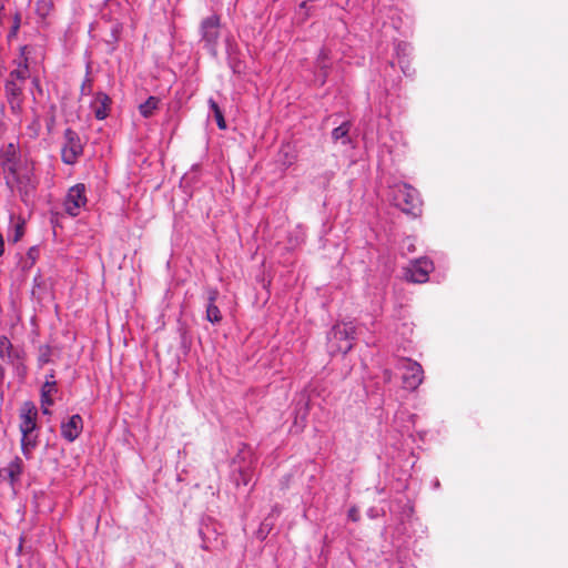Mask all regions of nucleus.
<instances>
[{
	"label": "nucleus",
	"mask_w": 568,
	"mask_h": 568,
	"mask_svg": "<svg viewBox=\"0 0 568 568\" xmlns=\"http://www.w3.org/2000/svg\"><path fill=\"white\" fill-rule=\"evenodd\" d=\"M12 153H13V149H12V148H10V144H9V145H8V150L6 151V154H4V159H3V160H6V159H7L8 154H10V155H11Z\"/></svg>",
	"instance_id": "38"
},
{
	"label": "nucleus",
	"mask_w": 568,
	"mask_h": 568,
	"mask_svg": "<svg viewBox=\"0 0 568 568\" xmlns=\"http://www.w3.org/2000/svg\"><path fill=\"white\" fill-rule=\"evenodd\" d=\"M397 368L403 372V386L405 389L415 390L424 379V371L419 363L409 358H400Z\"/></svg>",
	"instance_id": "6"
},
{
	"label": "nucleus",
	"mask_w": 568,
	"mask_h": 568,
	"mask_svg": "<svg viewBox=\"0 0 568 568\" xmlns=\"http://www.w3.org/2000/svg\"><path fill=\"white\" fill-rule=\"evenodd\" d=\"M351 122L344 121L338 126L334 128L332 131V140L337 143L341 142L343 145H348L352 143L349 131H351Z\"/></svg>",
	"instance_id": "17"
},
{
	"label": "nucleus",
	"mask_w": 568,
	"mask_h": 568,
	"mask_svg": "<svg viewBox=\"0 0 568 568\" xmlns=\"http://www.w3.org/2000/svg\"><path fill=\"white\" fill-rule=\"evenodd\" d=\"M205 318L212 324H217L222 321V314L215 303L206 304Z\"/></svg>",
	"instance_id": "26"
},
{
	"label": "nucleus",
	"mask_w": 568,
	"mask_h": 568,
	"mask_svg": "<svg viewBox=\"0 0 568 568\" xmlns=\"http://www.w3.org/2000/svg\"><path fill=\"white\" fill-rule=\"evenodd\" d=\"M121 29H122V27H121L120 23H115V24L112 26L111 33H112V38H113L114 41L119 40V34L121 32Z\"/></svg>",
	"instance_id": "32"
},
{
	"label": "nucleus",
	"mask_w": 568,
	"mask_h": 568,
	"mask_svg": "<svg viewBox=\"0 0 568 568\" xmlns=\"http://www.w3.org/2000/svg\"><path fill=\"white\" fill-rule=\"evenodd\" d=\"M39 434L37 432L21 434V452L26 459H32L33 450L38 446Z\"/></svg>",
	"instance_id": "16"
},
{
	"label": "nucleus",
	"mask_w": 568,
	"mask_h": 568,
	"mask_svg": "<svg viewBox=\"0 0 568 568\" xmlns=\"http://www.w3.org/2000/svg\"><path fill=\"white\" fill-rule=\"evenodd\" d=\"M34 10L37 16L44 20L47 17L50 16L51 11L53 10V2L52 0H37L34 4Z\"/></svg>",
	"instance_id": "23"
},
{
	"label": "nucleus",
	"mask_w": 568,
	"mask_h": 568,
	"mask_svg": "<svg viewBox=\"0 0 568 568\" xmlns=\"http://www.w3.org/2000/svg\"><path fill=\"white\" fill-rule=\"evenodd\" d=\"M61 436L69 443H73L82 433L83 419L81 415L74 414L67 420H63L60 426Z\"/></svg>",
	"instance_id": "12"
},
{
	"label": "nucleus",
	"mask_w": 568,
	"mask_h": 568,
	"mask_svg": "<svg viewBox=\"0 0 568 568\" xmlns=\"http://www.w3.org/2000/svg\"><path fill=\"white\" fill-rule=\"evenodd\" d=\"M390 377H392V373H390V371L386 369V371L384 372V378L388 382V381H390Z\"/></svg>",
	"instance_id": "37"
},
{
	"label": "nucleus",
	"mask_w": 568,
	"mask_h": 568,
	"mask_svg": "<svg viewBox=\"0 0 568 568\" xmlns=\"http://www.w3.org/2000/svg\"><path fill=\"white\" fill-rule=\"evenodd\" d=\"M379 510L376 508V507H371L368 510H367V516L371 518V519H375L379 516Z\"/></svg>",
	"instance_id": "33"
},
{
	"label": "nucleus",
	"mask_w": 568,
	"mask_h": 568,
	"mask_svg": "<svg viewBox=\"0 0 568 568\" xmlns=\"http://www.w3.org/2000/svg\"><path fill=\"white\" fill-rule=\"evenodd\" d=\"M347 517L349 520L356 523L359 520V510L356 506H353L347 511Z\"/></svg>",
	"instance_id": "31"
},
{
	"label": "nucleus",
	"mask_w": 568,
	"mask_h": 568,
	"mask_svg": "<svg viewBox=\"0 0 568 568\" xmlns=\"http://www.w3.org/2000/svg\"><path fill=\"white\" fill-rule=\"evenodd\" d=\"M433 268V262L427 257H422L412 263L410 267L407 270L406 276L414 283H425Z\"/></svg>",
	"instance_id": "10"
},
{
	"label": "nucleus",
	"mask_w": 568,
	"mask_h": 568,
	"mask_svg": "<svg viewBox=\"0 0 568 568\" xmlns=\"http://www.w3.org/2000/svg\"><path fill=\"white\" fill-rule=\"evenodd\" d=\"M20 433H32L38 430V410L33 403L26 402L20 409Z\"/></svg>",
	"instance_id": "9"
},
{
	"label": "nucleus",
	"mask_w": 568,
	"mask_h": 568,
	"mask_svg": "<svg viewBox=\"0 0 568 568\" xmlns=\"http://www.w3.org/2000/svg\"><path fill=\"white\" fill-rule=\"evenodd\" d=\"M207 103H209L210 111L212 112L219 129L225 130L227 128V125H226V121L224 119V114H223L221 108L212 98L209 99Z\"/></svg>",
	"instance_id": "22"
},
{
	"label": "nucleus",
	"mask_w": 568,
	"mask_h": 568,
	"mask_svg": "<svg viewBox=\"0 0 568 568\" xmlns=\"http://www.w3.org/2000/svg\"><path fill=\"white\" fill-rule=\"evenodd\" d=\"M13 153L8 154L7 159L2 161L1 165L4 173L6 184L11 191H17L23 203H28L33 196L38 179L34 175V166L27 160H21L14 144L10 143Z\"/></svg>",
	"instance_id": "1"
},
{
	"label": "nucleus",
	"mask_w": 568,
	"mask_h": 568,
	"mask_svg": "<svg viewBox=\"0 0 568 568\" xmlns=\"http://www.w3.org/2000/svg\"><path fill=\"white\" fill-rule=\"evenodd\" d=\"M227 64L235 74H242L245 71V62L241 58V53L236 43L226 42Z\"/></svg>",
	"instance_id": "13"
},
{
	"label": "nucleus",
	"mask_w": 568,
	"mask_h": 568,
	"mask_svg": "<svg viewBox=\"0 0 568 568\" xmlns=\"http://www.w3.org/2000/svg\"><path fill=\"white\" fill-rule=\"evenodd\" d=\"M13 75H16L18 79H24L23 71L16 70V71L11 72V77H13Z\"/></svg>",
	"instance_id": "36"
},
{
	"label": "nucleus",
	"mask_w": 568,
	"mask_h": 568,
	"mask_svg": "<svg viewBox=\"0 0 568 568\" xmlns=\"http://www.w3.org/2000/svg\"><path fill=\"white\" fill-rule=\"evenodd\" d=\"M12 344L7 336H0V357L2 359L12 358Z\"/></svg>",
	"instance_id": "27"
},
{
	"label": "nucleus",
	"mask_w": 568,
	"mask_h": 568,
	"mask_svg": "<svg viewBox=\"0 0 568 568\" xmlns=\"http://www.w3.org/2000/svg\"><path fill=\"white\" fill-rule=\"evenodd\" d=\"M200 34L203 48L206 49L210 54L216 57L220 38V18L212 14L203 19L200 26Z\"/></svg>",
	"instance_id": "4"
},
{
	"label": "nucleus",
	"mask_w": 568,
	"mask_h": 568,
	"mask_svg": "<svg viewBox=\"0 0 568 568\" xmlns=\"http://www.w3.org/2000/svg\"><path fill=\"white\" fill-rule=\"evenodd\" d=\"M18 28H19V22H17V23L13 26L12 33H16V31L18 30Z\"/></svg>",
	"instance_id": "40"
},
{
	"label": "nucleus",
	"mask_w": 568,
	"mask_h": 568,
	"mask_svg": "<svg viewBox=\"0 0 568 568\" xmlns=\"http://www.w3.org/2000/svg\"><path fill=\"white\" fill-rule=\"evenodd\" d=\"M356 328L353 322L336 324L327 334L331 352L347 354L354 345Z\"/></svg>",
	"instance_id": "3"
},
{
	"label": "nucleus",
	"mask_w": 568,
	"mask_h": 568,
	"mask_svg": "<svg viewBox=\"0 0 568 568\" xmlns=\"http://www.w3.org/2000/svg\"><path fill=\"white\" fill-rule=\"evenodd\" d=\"M10 220H11L12 225L10 226L8 239L12 243H17L24 235L26 221L23 217H21V216L14 217V215H11Z\"/></svg>",
	"instance_id": "18"
},
{
	"label": "nucleus",
	"mask_w": 568,
	"mask_h": 568,
	"mask_svg": "<svg viewBox=\"0 0 568 568\" xmlns=\"http://www.w3.org/2000/svg\"><path fill=\"white\" fill-rule=\"evenodd\" d=\"M58 393V385L53 371L45 375V381L41 387L40 403L45 405H53V396Z\"/></svg>",
	"instance_id": "14"
},
{
	"label": "nucleus",
	"mask_w": 568,
	"mask_h": 568,
	"mask_svg": "<svg viewBox=\"0 0 568 568\" xmlns=\"http://www.w3.org/2000/svg\"><path fill=\"white\" fill-rule=\"evenodd\" d=\"M23 470V460L17 456L7 466L0 468V481L8 483L14 488L20 481Z\"/></svg>",
	"instance_id": "11"
},
{
	"label": "nucleus",
	"mask_w": 568,
	"mask_h": 568,
	"mask_svg": "<svg viewBox=\"0 0 568 568\" xmlns=\"http://www.w3.org/2000/svg\"><path fill=\"white\" fill-rule=\"evenodd\" d=\"M63 139L64 143L61 150L62 162L72 165L83 153V145L79 134L70 128L65 129Z\"/></svg>",
	"instance_id": "7"
},
{
	"label": "nucleus",
	"mask_w": 568,
	"mask_h": 568,
	"mask_svg": "<svg viewBox=\"0 0 568 568\" xmlns=\"http://www.w3.org/2000/svg\"><path fill=\"white\" fill-rule=\"evenodd\" d=\"M111 99L103 92H98L91 103L94 116L98 120H104L109 115Z\"/></svg>",
	"instance_id": "15"
},
{
	"label": "nucleus",
	"mask_w": 568,
	"mask_h": 568,
	"mask_svg": "<svg viewBox=\"0 0 568 568\" xmlns=\"http://www.w3.org/2000/svg\"><path fill=\"white\" fill-rule=\"evenodd\" d=\"M434 487H435V488H438V487H439V480H438V479H436V480L434 481Z\"/></svg>",
	"instance_id": "41"
},
{
	"label": "nucleus",
	"mask_w": 568,
	"mask_h": 568,
	"mask_svg": "<svg viewBox=\"0 0 568 568\" xmlns=\"http://www.w3.org/2000/svg\"><path fill=\"white\" fill-rule=\"evenodd\" d=\"M202 539L201 548L207 551L221 550L224 548L225 540L219 531L217 524L212 520H203L199 529Z\"/></svg>",
	"instance_id": "5"
},
{
	"label": "nucleus",
	"mask_w": 568,
	"mask_h": 568,
	"mask_svg": "<svg viewBox=\"0 0 568 568\" xmlns=\"http://www.w3.org/2000/svg\"><path fill=\"white\" fill-rule=\"evenodd\" d=\"M306 9V2H302L300 4V10H305Z\"/></svg>",
	"instance_id": "39"
},
{
	"label": "nucleus",
	"mask_w": 568,
	"mask_h": 568,
	"mask_svg": "<svg viewBox=\"0 0 568 568\" xmlns=\"http://www.w3.org/2000/svg\"><path fill=\"white\" fill-rule=\"evenodd\" d=\"M160 100L156 97H149L146 101L139 105V111L143 118H150L154 111L159 108Z\"/></svg>",
	"instance_id": "21"
},
{
	"label": "nucleus",
	"mask_w": 568,
	"mask_h": 568,
	"mask_svg": "<svg viewBox=\"0 0 568 568\" xmlns=\"http://www.w3.org/2000/svg\"><path fill=\"white\" fill-rule=\"evenodd\" d=\"M415 417H416L415 415L409 414L407 410H398L395 414L394 423H395V425H397L399 423V420L404 422V424L399 426L398 430L400 433H406V432H409L410 424L412 425L414 424Z\"/></svg>",
	"instance_id": "20"
},
{
	"label": "nucleus",
	"mask_w": 568,
	"mask_h": 568,
	"mask_svg": "<svg viewBox=\"0 0 568 568\" xmlns=\"http://www.w3.org/2000/svg\"><path fill=\"white\" fill-rule=\"evenodd\" d=\"M326 60H327V53L324 49H322L318 54V58H317V67L321 70H324L325 68H327Z\"/></svg>",
	"instance_id": "30"
},
{
	"label": "nucleus",
	"mask_w": 568,
	"mask_h": 568,
	"mask_svg": "<svg viewBox=\"0 0 568 568\" xmlns=\"http://www.w3.org/2000/svg\"><path fill=\"white\" fill-rule=\"evenodd\" d=\"M389 196L393 204L407 214L417 216L420 212L422 201L416 189L406 184L397 183L390 187Z\"/></svg>",
	"instance_id": "2"
},
{
	"label": "nucleus",
	"mask_w": 568,
	"mask_h": 568,
	"mask_svg": "<svg viewBox=\"0 0 568 568\" xmlns=\"http://www.w3.org/2000/svg\"><path fill=\"white\" fill-rule=\"evenodd\" d=\"M88 202L85 195V185L82 183L75 184L69 189L65 199L63 201L64 211L70 216H78L81 209L85 206Z\"/></svg>",
	"instance_id": "8"
},
{
	"label": "nucleus",
	"mask_w": 568,
	"mask_h": 568,
	"mask_svg": "<svg viewBox=\"0 0 568 568\" xmlns=\"http://www.w3.org/2000/svg\"><path fill=\"white\" fill-rule=\"evenodd\" d=\"M6 92L8 94L10 103L21 95L22 89L13 81H7Z\"/></svg>",
	"instance_id": "28"
},
{
	"label": "nucleus",
	"mask_w": 568,
	"mask_h": 568,
	"mask_svg": "<svg viewBox=\"0 0 568 568\" xmlns=\"http://www.w3.org/2000/svg\"><path fill=\"white\" fill-rule=\"evenodd\" d=\"M205 294H206V304H211V303H215L220 293L217 291V288L215 287H207L205 290Z\"/></svg>",
	"instance_id": "29"
},
{
	"label": "nucleus",
	"mask_w": 568,
	"mask_h": 568,
	"mask_svg": "<svg viewBox=\"0 0 568 568\" xmlns=\"http://www.w3.org/2000/svg\"><path fill=\"white\" fill-rule=\"evenodd\" d=\"M404 247L407 248L408 252H413L414 251V244H413V240L412 239H406L403 243Z\"/></svg>",
	"instance_id": "34"
},
{
	"label": "nucleus",
	"mask_w": 568,
	"mask_h": 568,
	"mask_svg": "<svg viewBox=\"0 0 568 568\" xmlns=\"http://www.w3.org/2000/svg\"><path fill=\"white\" fill-rule=\"evenodd\" d=\"M307 412L308 402L305 399L304 396H302L296 404L295 424H298V422L304 423L307 416Z\"/></svg>",
	"instance_id": "25"
},
{
	"label": "nucleus",
	"mask_w": 568,
	"mask_h": 568,
	"mask_svg": "<svg viewBox=\"0 0 568 568\" xmlns=\"http://www.w3.org/2000/svg\"><path fill=\"white\" fill-rule=\"evenodd\" d=\"M51 406H52V405H45V406H44V404H41V410H42V414H43V415H51V410H50V407H51Z\"/></svg>",
	"instance_id": "35"
},
{
	"label": "nucleus",
	"mask_w": 568,
	"mask_h": 568,
	"mask_svg": "<svg viewBox=\"0 0 568 568\" xmlns=\"http://www.w3.org/2000/svg\"><path fill=\"white\" fill-rule=\"evenodd\" d=\"M234 480L237 486L243 485L247 486L252 480V470L250 467H240L236 473H234Z\"/></svg>",
	"instance_id": "24"
},
{
	"label": "nucleus",
	"mask_w": 568,
	"mask_h": 568,
	"mask_svg": "<svg viewBox=\"0 0 568 568\" xmlns=\"http://www.w3.org/2000/svg\"><path fill=\"white\" fill-rule=\"evenodd\" d=\"M395 52L403 73L405 75H410L409 61L406 59L410 52L409 44H407L406 42H398L395 47Z\"/></svg>",
	"instance_id": "19"
}]
</instances>
